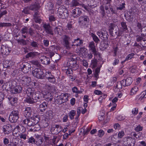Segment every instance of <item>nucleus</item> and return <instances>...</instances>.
<instances>
[{
	"label": "nucleus",
	"instance_id": "f257e3e1",
	"mask_svg": "<svg viewBox=\"0 0 146 146\" xmlns=\"http://www.w3.org/2000/svg\"><path fill=\"white\" fill-rule=\"evenodd\" d=\"M58 13L60 17L62 19L66 18L68 16V11L67 8L64 5H61L58 8Z\"/></svg>",
	"mask_w": 146,
	"mask_h": 146
},
{
	"label": "nucleus",
	"instance_id": "f03ea898",
	"mask_svg": "<svg viewBox=\"0 0 146 146\" xmlns=\"http://www.w3.org/2000/svg\"><path fill=\"white\" fill-rule=\"evenodd\" d=\"M68 97V95L66 93L62 94L55 98V102L58 104H61L67 101Z\"/></svg>",
	"mask_w": 146,
	"mask_h": 146
},
{
	"label": "nucleus",
	"instance_id": "7ed1b4c3",
	"mask_svg": "<svg viewBox=\"0 0 146 146\" xmlns=\"http://www.w3.org/2000/svg\"><path fill=\"white\" fill-rule=\"evenodd\" d=\"M33 76L38 79H43L45 75L43 71L39 68H36L32 72Z\"/></svg>",
	"mask_w": 146,
	"mask_h": 146
},
{
	"label": "nucleus",
	"instance_id": "20e7f679",
	"mask_svg": "<svg viewBox=\"0 0 146 146\" xmlns=\"http://www.w3.org/2000/svg\"><path fill=\"white\" fill-rule=\"evenodd\" d=\"M89 19L86 15L81 16L78 19V23L79 25L81 27H85L89 22Z\"/></svg>",
	"mask_w": 146,
	"mask_h": 146
},
{
	"label": "nucleus",
	"instance_id": "39448f33",
	"mask_svg": "<svg viewBox=\"0 0 146 146\" xmlns=\"http://www.w3.org/2000/svg\"><path fill=\"white\" fill-rule=\"evenodd\" d=\"M123 144L127 146H134L135 139L131 137H125L123 139Z\"/></svg>",
	"mask_w": 146,
	"mask_h": 146
},
{
	"label": "nucleus",
	"instance_id": "423d86ee",
	"mask_svg": "<svg viewBox=\"0 0 146 146\" xmlns=\"http://www.w3.org/2000/svg\"><path fill=\"white\" fill-rule=\"evenodd\" d=\"M42 27L44 29L46 33L51 35H53L52 27L49 23H43L42 24Z\"/></svg>",
	"mask_w": 146,
	"mask_h": 146
},
{
	"label": "nucleus",
	"instance_id": "0eeeda50",
	"mask_svg": "<svg viewBox=\"0 0 146 146\" xmlns=\"http://www.w3.org/2000/svg\"><path fill=\"white\" fill-rule=\"evenodd\" d=\"M19 80L20 82L24 86L28 85L31 81L30 78L26 76H20Z\"/></svg>",
	"mask_w": 146,
	"mask_h": 146
},
{
	"label": "nucleus",
	"instance_id": "6e6552de",
	"mask_svg": "<svg viewBox=\"0 0 146 146\" xmlns=\"http://www.w3.org/2000/svg\"><path fill=\"white\" fill-rule=\"evenodd\" d=\"M22 71L25 73L28 72L30 71L31 66L27 62L23 63L21 65Z\"/></svg>",
	"mask_w": 146,
	"mask_h": 146
},
{
	"label": "nucleus",
	"instance_id": "1a4fd4ad",
	"mask_svg": "<svg viewBox=\"0 0 146 146\" xmlns=\"http://www.w3.org/2000/svg\"><path fill=\"white\" fill-rule=\"evenodd\" d=\"M102 41H101L100 48L102 50H104L108 47L107 43H106V40L108 39V37H102Z\"/></svg>",
	"mask_w": 146,
	"mask_h": 146
},
{
	"label": "nucleus",
	"instance_id": "9d476101",
	"mask_svg": "<svg viewBox=\"0 0 146 146\" xmlns=\"http://www.w3.org/2000/svg\"><path fill=\"white\" fill-rule=\"evenodd\" d=\"M3 130L5 135H8L12 131V128L11 125L7 124L3 126Z\"/></svg>",
	"mask_w": 146,
	"mask_h": 146
},
{
	"label": "nucleus",
	"instance_id": "9b49d317",
	"mask_svg": "<svg viewBox=\"0 0 146 146\" xmlns=\"http://www.w3.org/2000/svg\"><path fill=\"white\" fill-rule=\"evenodd\" d=\"M11 49L8 47L2 45L0 51L2 54L7 55L10 53Z\"/></svg>",
	"mask_w": 146,
	"mask_h": 146
},
{
	"label": "nucleus",
	"instance_id": "f8f14e48",
	"mask_svg": "<svg viewBox=\"0 0 146 146\" xmlns=\"http://www.w3.org/2000/svg\"><path fill=\"white\" fill-rule=\"evenodd\" d=\"M45 77L47 78L49 82L54 83L56 82V79L54 76L51 74V73L48 72L46 74Z\"/></svg>",
	"mask_w": 146,
	"mask_h": 146
},
{
	"label": "nucleus",
	"instance_id": "ddd939ff",
	"mask_svg": "<svg viewBox=\"0 0 146 146\" xmlns=\"http://www.w3.org/2000/svg\"><path fill=\"white\" fill-rule=\"evenodd\" d=\"M132 82V78L131 77L123 80L121 82V84L123 86H127L131 84Z\"/></svg>",
	"mask_w": 146,
	"mask_h": 146
},
{
	"label": "nucleus",
	"instance_id": "4468645a",
	"mask_svg": "<svg viewBox=\"0 0 146 146\" xmlns=\"http://www.w3.org/2000/svg\"><path fill=\"white\" fill-rule=\"evenodd\" d=\"M81 13V10L78 7L76 8L72 11V15L74 18H77L79 17Z\"/></svg>",
	"mask_w": 146,
	"mask_h": 146
},
{
	"label": "nucleus",
	"instance_id": "2eb2a0df",
	"mask_svg": "<svg viewBox=\"0 0 146 146\" xmlns=\"http://www.w3.org/2000/svg\"><path fill=\"white\" fill-rule=\"evenodd\" d=\"M40 60L43 64L47 65L50 63V58L45 56H42L40 58Z\"/></svg>",
	"mask_w": 146,
	"mask_h": 146
},
{
	"label": "nucleus",
	"instance_id": "dca6fc26",
	"mask_svg": "<svg viewBox=\"0 0 146 146\" xmlns=\"http://www.w3.org/2000/svg\"><path fill=\"white\" fill-rule=\"evenodd\" d=\"M40 55V53L36 52H31L28 53L26 56V58H34Z\"/></svg>",
	"mask_w": 146,
	"mask_h": 146
},
{
	"label": "nucleus",
	"instance_id": "f3484780",
	"mask_svg": "<svg viewBox=\"0 0 146 146\" xmlns=\"http://www.w3.org/2000/svg\"><path fill=\"white\" fill-rule=\"evenodd\" d=\"M48 107V103L44 102L39 105V109L41 112H44Z\"/></svg>",
	"mask_w": 146,
	"mask_h": 146
},
{
	"label": "nucleus",
	"instance_id": "a211bd4d",
	"mask_svg": "<svg viewBox=\"0 0 146 146\" xmlns=\"http://www.w3.org/2000/svg\"><path fill=\"white\" fill-rule=\"evenodd\" d=\"M32 112V109L31 107H27L26 108L24 112L25 117L28 118L31 116Z\"/></svg>",
	"mask_w": 146,
	"mask_h": 146
},
{
	"label": "nucleus",
	"instance_id": "6ab92c4d",
	"mask_svg": "<svg viewBox=\"0 0 146 146\" xmlns=\"http://www.w3.org/2000/svg\"><path fill=\"white\" fill-rule=\"evenodd\" d=\"M69 64L70 66L71 67L73 70H76L78 68L79 66L77 64L76 62V60H71L69 62Z\"/></svg>",
	"mask_w": 146,
	"mask_h": 146
},
{
	"label": "nucleus",
	"instance_id": "aec40b11",
	"mask_svg": "<svg viewBox=\"0 0 146 146\" xmlns=\"http://www.w3.org/2000/svg\"><path fill=\"white\" fill-rule=\"evenodd\" d=\"M22 90V88L21 86H16L11 90V92L12 93L15 94L17 93H20Z\"/></svg>",
	"mask_w": 146,
	"mask_h": 146
},
{
	"label": "nucleus",
	"instance_id": "412c9836",
	"mask_svg": "<svg viewBox=\"0 0 146 146\" xmlns=\"http://www.w3.org/2000/svg\"><path fill=\"white\" fill-rule=\"evenodd\" d=\"M42 94L44 95V98L47 99L48 101H51L52 100L53 97L50 92L47 91L46 92H43Z\"/></svg>",
	"mask_w": 146,
	"mask_h": 146
},
{
	"label": "nucleus",
	"instance_id": "4be33fe9",
	"mask_svg": "<svg viewBox=\"0 0 146 146\" xmlns=\"http://www.w3.org/2000/svg\"><path fill=\"white\" fill-rule=\"evenodd\" d=\"M70 40V37H65L63 39V43L64 44V45L65 46L66 48L68 49H69L70 48V47L69 46V43Z\"/></svg>",
	"mask_w": 146,
	"mask_h": 146
},
{
	"label": "nucleus",
	"instance_id": "5701e85b",
	"mask_svg": "<svg viewBox=\"0 0 146 146\" xmlns=\"http://www.w3.org/2000/svg\"><path fill=\"white\" fill-rule=\"evenodd\" d=\"M16 129H17L19 132H21L22 133L25 132L26 131V128L21 125L17 126L14 129V131Z\"/></svg>",
	"mask_w": 146,
	"mask_h": 146
},
{
	"label": "nucleus",
	"instance_id": "b1692460",
	"mask_svg": "<svg viewBox=\"0 0 146 146\" xmlns=\"http://www.w3.org/2000/svg\"><path fill=\"white\" fill-rule=\"evenodd\" d=\"M83 43V40L80 39L79 38H77L75 39L73 42L74 44L72 45L76 46H78L82 44Z\"/></svg>",
	"mask_w": 146,
	"mask_h": 146
},
{
	"label": "nucleus",
	"instance_id": "393cba45",
	"mask_svg": "<svg viewBox=\"0 0 146 146\" xmlns=\"http://www.w3.org/2000/svg\"><path fill=\"white\" fill-rule=\"evenodd\" d=\"M139 90L138 87L137 86H134L132 88L130 91V95H133L135 94Z\"/></svg>",
	"mask_w": 146,
	"mask_h": 146
},
{
	"label": "nucleus",
	"instance_id": "a878e982",
	"mask_svg": "<svg viewBox=\"0 0 146 146\" xmlns=\"http://www.w3.org/2000/svg\"><path fill=\"white\" fill-rule=\"evenodd\" d=\"M32 98L36 102L37 100L40 99V96L39 95V93L38 92H34L33 93L32 95Z\"/></svg>",
	"mask_w": 146,
	"mask_h": 146
},
{
	"label": "nucleus",
	"instance_id": "bb28decb",
	"mask_svg": "<svg viewBox=\"0 0 146 146\" xmlns=\"http://www.w3.org/2000/svg\"><path fill=\"white\" fill-rule=\"evenodd\" d=\"M19 117L15 116L13 115H10L9 117V121L12 123L16 122L18 120Z\"/></svg>",
	"mask_w": 146,
	"mask_h": 146
},
{
	"label": "nucleus",
	"instance_id": "cd10ccee",
	"mask_svg": "<svg viewBox=\"0 0 146 146\" xmlns=\"http://www.w3.org/2000/svg\"><path fill=\"white\" fill-rule=\"evenodd\" d=\"M43 141V138L42 137H39L35 140V144L37 146H40L42 143Z\"/></svg>",
	"mask_w": 146,
	"mask_h": 146
},
{
	"label": "nucleus",
	"instance_id": "c85d7f7f",
	"mask_svg": "<svg viewBox=\"0 0 146 146\" xmlns=\"http://www.w3.org/2000/svg\"><path fill=\"white\" fill-rule=\"evenodd\" d=\"M44 88L46 90L52 92L54 91L55 89L54 87L52 86L50 84H46Z\"/></svg>",
	"mask_w": 146,
	"mask_h": 146
},
{
	"label": "nucleus",
	"instance_id": "c756f323",
	"mask_svg": "<svg viewBox=\"0 0 146 146\" xmlns=\"http://www.w3.org/2000/svg\"><path fill=\"white\" fill-rule=\"evenodd\" d=\"M32 120L33 121V123L35 125H36L38 123L39 121V116L36 115L35 116L32 117L31 118Z\"/></svg>",
	"mask_w": 146,
	"mask_h": 146
},
{
	"label": "nucleus",
	"instance_id": "7c9ffc66",
	"mask_svg": "<svg viewBox=\"0 0 146 146\" xmlns=\"http://www.w3.org/2000/svg\"><path fill=\"white\" fill-rule=\"evenodd\" d=\"M70 7L78 6L80 5L78 0H72L70 3Z\"/></svg>",
	"mask_w": 146,
	"mask_h": 146
},
{
	"label": "nucleus",
	"instance_id": "2f4dec72",
	"mask_svg": "<svg viewBox=\"0 0 146 146\" xmlns=\"http://www.w3.org/2000/svg\"><path fill=\"white\" fill-rule=\"evenodd\" d=\"M89 47L90 48V50H91L92 51L94 52L96 50L94 43L93 42H90L89 44Z\"/></svg>",
	"mask_w": 146,
	"mask_h": 146
},
{
	"label": "nucleus",
	"instance_id": "473e14b6",
	"mask_svg": "<svg viewBox=\"0 0 146 146\" xmlns=\"http://www.w3.org/2000/svg\"><path fill=\"white\" fill-rule=\"evenodd\" d=\"M31 97V96L27 97L25 100V101L30 104H32L35 102L36 101L32 98Z\"/></svg>",
	"mask_w": 146,
	"mask_h": 146
},
{
	"label": "nucleus",
	"instance_id": "72a5a7b5",
	"mask_svg": "<svg viewBox=\"0 0 146 146\" xmlns=\"http://www.w3.org/2000/svg\"><path fill=\"white\" fill-rule=\"evenodd\" d=\"M97 34L99 36H108L107 34V32L104 30L98 32L97 33Z\"/></svg>",
	"mask_w": 146,
	"mask_h": 146
},
{
	"label": "nucleus",
	"instance_id": "f704fd0d",
	"mask_svg": "<svg viewBox=\"0 0 146 146\" xmlns=\"http://www.w3.org/2000/svg\"><path fill=\"white\" fill-rule=\"evenodd\" d=\"M39 6L37 4L31 5L29 7V9L32 11L37 10L39 9Z\"/></svg>",
	"mask_w": 146,
	"mask_h": 146
},
{
	"label": "nucleus",
	"instance_id": "c9c22d12",
	"mask_svg": "<svg viewBox=\"0 0 146 146\" xmlns=\"http://www.w3.org/2000/svg\"><path fill=\"white\" fill-rule=\"evenodd\" d=\"M51 132L54 134H57L59 133L61 131L54 127V126H52L50 129Z\"/></svg>",
	"mask_w": 146,
	"mask_h": 146
},
{
	"label": "nucleus",
	"instance_id": "e433bc0d",
	"mask_svg": "<svg viewBox=\"0 0 146 146\" xmlns=\"http://www.w3.org/2000/svg\"><path fill=\"white\" fill-rule=\"evenodd\" d=\"M23 143L21 139L13 143V146H22Z\"/></svg>",
	"mask_w": 146,
	"mask_h": 146
},
{
	"label": "nucleus",
	"instance_id": "4c0bfd02",
	"mask_svg": "<svg viewBox=\"0 0 146 146\" xmlns=\"http://www.w3.org/2000/svg\"><path fill=\"white\" fill-rule=\"evenodd\" d=\"M10 62L8 60L4 61L3 62V67L4 68H7L10 67Z\"/></svg>",
	"mask_w": 146,
	"mask_h": 146
},
{
	"label": "nucleus",
	"instance_id": "58836bf2",
	"mask_svg": "<svg viewBox=\"0 0 146 146\" xmlns=\"http://www.w3.org/2000/svg\"><path fill=\"white\" fill-rule=\"evenodd\" d=\"M46 114V116L49 117V119H51L53 117V111L51 110H49L47 111Z\"/></svg>",
	"mask_w": 146,
	"mask_h": 146
},
{
	"label": "nucleus",
	"instance_id": "ea45409f",
	"mask_svg": "<svg viewBox=\"0 0 146 146\" xmlns=\"http://www.w3.org/2000/svg\"><path fill=\"white\" fill-rule=\"evenodd\" d=\"M29 27L24 26L21 30V32L22 34H28Z\"/></svg>",
	"mask_w": 146,
	"mask_h": 146
},
{
	"label": "nucleus",
	"instance_id": "a19ab883",
	"mask_svg": "<svg viewBox=\"0 0 146 146\" xmlns=\"http://www.w3.org/2000/svg\"><path fill=\"white\" fill-rule=\"evenodd\" d=\"M26 92L27 94V96H31L33 93L34 92L30 88H28L27 90H26Z\"/></svg>",
	"mask_w": 146,
	"mask_h": 146
},
{
	"label": "nucleus",
	"instance_id": "79ce46f5",
	"mask_svg": "<svg viewBox=\"0 0 146 146\" xmlns=\"http://www.w3.org/2000/svg\"><path fill=\"white\" fill-rule=\"evenodd\" d=\"M48 119L46 118L42 121V125L44 127H46L49 125V123L48 121Z\"/></svg>",
	"mask_w": 146,
	"mask_h": 146
},
{
	"label": "nucleus",
	"instance_id": "37998d69",
	"mask_svg": "<svg viewBox=\"0 0 146 146\" xmlns=\"http://www.w3.org/2000/svg\"><path fill=\"white\" fill-rule=\"evenodd\" d=\"M30 62L31 64L35 65L36 66L40 68L41 67V65L40 64L39 62L37 60H32Z\"/></svg>",
	"mask_w": 146,
	"mask_h": 146
},
{
	"label": "nucleus",
	"instance_id": "c03bdc74",
	"mask_svg": "<svg viewBox=\"0 0 146 146\" xmlns=\"http://www.w3.org/2000/svg\"><path fill=\"white\" fill-rule=\"evenodd\" d=\"M11 104L12 105H15V104L17 102V99L16 98L11 97L9 99Z\"/></svg>",
	"mask_w": 146,
	"mask_h": 146
},
{
	"label": "nucleus",
	"instance_id": "a18cd8bd",
	"mask_svg": "<svg viewBox=\"0 0 146 146\" xmlns=\"http://www.w3.org/2000/svg\"><path fill=\"white\" fill-rule=\"evenodd\" d=\"M134 55L135 54L133 53H131L128 54L125 60L124 61H123L122 62V63H123V62H124L125 61H127L131 59L133 57Z\"/></svg>",
	"mask_w": 146,
	"mask_h": 146
},
{
	"label": "nucleus",
	"instance_id": "49530a36",
	"mask_svg": "<svg viewBox=\"0 0 146 146\" xmlns=\"http://www.w3.org/2000/svg\"><path fill=\"white\" fill-rule=\"evenodd\" d=\"M11 26V24L10 23H0V27H8Z\"/></svg>",
	"mask_w": 146,
	"mask_h": 146
},
{
	"label": "nucleus",
	"instance_id": "de8ad7c7",
	"mask_svg": "<svg viewBox=\"0 0 146 146\" xmlns=\"http://www.w3.org/2000/svg\"><path fill=\"white\" fill-rule=\"evenodd\" d=\"M69 116L71 119H74V117L76 114V111L74 110L71 111L69 113Z\"/></svg>",
	"mask_w": 146,
	"mask_h": 146
},
{
	"label": "nucleus",
	"instance_id": "09e8293b",
	"mask_svg": "<svg viewBox=\"0 0 146 146\" xmlns=\"http://www.w3.org/2000/svg\"><path fill=\"white\" fill-rule=\"evenodd\" d=\"M3 7H1L0 10V19L4 15L7 14V12L6 10L2 11Z\"/></svg>",
	"mask_w": 146,
	"mask_h": 146
},
{
	"label": "nucleus",
	"instance_id": "8fccbe9b",
	"mask_svg": "<svg viewBox=\"0 0 146 146\" xmlns=\"http://www.w3.org/2000/svg\"><path fill=\"white\" fill-rule=\"evenodd\" d=\"M64 72L66 73L67 75L69 74H73V72L72 69L70 68H69L68 70H64Z\"/></svg>",
	"mask_w": 146,
	"mask_h": 146
},
{
	"label": "nucleus",
	"instance_id": "3c124183",
	"mask_svg": "<svg viewBox=\"0 0 146 146\" xmlns=\"http://www.w3.org/2000/svg\"><path fill=\"white\" fill-rule=\"evenodd\" d=\"M100 12L101 14L103 17L105 15V13L103 5L101 6L100 7Z\"/></svg>",
	"mask_w": 146,
	"mask_h": 146
},
{
	"label": "nucleus",
	"instance_id": "603ef678",
	"mask_svg": "<svg viewBox=\"0 0 146 146\" xmlns=\"http://www.w3.org/2000/svg\"><path fill=\"white\" fill-rule=\"evenodd\" d=\"M28 143H31L33 144H35V139L33 137H31L28 139Z\"/></svg>",
	"mask_w": 146,
	"mask_h": 146
},
{
	"label": "nucleus",
	"instance_id": "864d4df0",
	"mask_svg": "<svg viewBox=\"0 0 146 146\" xmlns=\"http://www.w3.org/2000/svg\"><path fill=\"white\" fill-rule=\"evenodd\" d=\"M110 3L111 2H106L104 5V7L106 10H108L109 9L111 6Z\"/></svg>",
	"mask_w": 146,
	"mask_h": 146
},
{
	"label": "nucleus",
	"instance_id": "5fc2aeb1",
	"mask_svg": "<svg viewBox=\"0 0 146 146\" xmlns=\"http://www.w3.org/2000/svg\"><path fill=\"white\" fill-rule=\"evenodd\" d=\"M102 66L101 65L100 66L97 68L95 70V76L96 77H97L99 75L100 70V67Z\"/></svg>",
	"mask_w": 146,
	"mask_h": 146
},
{
	"label": "nucleus",
	"instance_id": "6e6d98bb",
	"mask_svg": "<svg viewBox=\"0 0 146 146\" xmlns=\"http://www.w3.org/2000/svg\"><path fill=\"white\" fill-rule=\"evenodd\" d=\"M34 19L35 22L36 23H40L41 22L40 19L38 16L36 17L35 15L34 16Z\"/></svg>",
	"mask_w": 146,
	"mask_h": 146
},
{
	"label": "nucleus",
	"instance_id": "4d7b16f0",
	"mask_svg": "<svg viewBox=\"0 0 146 146\" xmlns=\"http://www.w3.org/2000/svg\"><path fill=\"white\" fill-rule=\"evenodd\" d=\"M125 3H121L120 5H119V7H117V10H122L123 9H124L125 8Z\"/></svg>",
	"mask_w": 146,
	"mask_h": 146
},
{
	"label": "nucleus",
	"instance_id": "13d9d810",
	"mask_svg": "<svg viewBox=\"0 0 146 146\" xmlns=\"http://www.w3.org/2000/svg\"><path fill=\"white\" fill-rule=\"evenodd\" d=\"M122 28L124 31H125L127 29V27L125 22H122L121 23Z\"/></svg>",
	"mask_w": 146,
	"mask_h": 146
},
{
	"label": "nucleus",
	"instance_id": "bf43d9fd",
	"mask_svg": "<svg viewBox=\"0 0 146 146\" xmlns=\"http://www.w3.org/2000/svg\"><path fill=\"white\" fill-rule=\"evenodd\" d=\"M19 112L18 110H13L11 112V115L19 117Z\"/></svg>",
	"mask_w": 146,
	"mask_h": 146
},
{
	"label": "nucleus",
	"instance_id": "052dcab7",
	"mask_svg": "<svg viewBox=\"0 0 146 146\" xmlns=\"http://www.w3.org/2000/svg\"><path fill=\"white\" fill-rule=\"evenodd\" d=\"M48 18L49 21L50 22H52V21H54L56 20V18L52 15L49 16Z\"/></svg>",
	"mask_w": 146,
	"mask_h": 146
},
{
	"label": "nucleus",
	"instance_id": "680f3d73",
	"mask_svg": "<svg viewBox=\"0 0 146 146\" xmlns=\"http://www.w3.org/2000/svg\"><path fill=\"white\" fill-rule=\"evenodd\" d=\"M143 128V127L140 125H139L135 128V130L137 131H142Z\"/></svg>",
	"mask_w": 146,
	"mask_h": 146
},
{
	"label": "nucleus",
	"instance_id": "e2e57ef3",
	"mask_svg": "<svg viewBox=\"0 0 146 146\" xmlns=\"http://www.w3.org/2000/svg\"><path fill=\"white\" fill-rule=\"evenodd\" d=\"M19 136L21 139L25 140L26 139L27 135L25 133H22L19 135Z\"/></svg>",
	"mask_w": 146,
	"mask_h": 146
},
{
	"label": "nucleus",
	"instance_id": "0e129e2a",
	"mask_svg": "<svg viewBox=\"0 0 146 146\" xmlns=\"http://www.w3.org/2000/svg\"><path fill=\"white\" fill-rule=\"evenodd\" d=\"M91 62L93 67H96L97 65V60L95 59L92 60Z\"/></svg>",
	"mask_w": 146,
	"mask_h": 146
},
{
	"label": "nucleus",
	"instance_id": "69168bd1",
	"mask_svg": "<svg viewBox=\"0 0 146 146\" xmlns=\"http://www.w3.org/2000/svg\"><path fill=\"white\" fill-rule=\"evenodd\" d=\"M17 41L20 44H22L23 45L26 44L27 42L26 41L23 39L18 40Z\"/></svg>",
	"mask_w": 146,
	"mask_h": 146
},
{
	"label": "nucleus",
	"instance_id": "338daca9",
	"mask_svg": "<svg viewBox=\"0 0 146 146\" xmlns=\"http://www.w3.org/2000/svg\"><path fill=\"white\" fill-rule=\"evenodd\" d=\"M34 30L31 27L29 28L28 33L31 36H32L34 33Z\"/></svg>",
	"mask_w": 146,
	"mask_h": 146
},
{
	"label": "nucleus",
	"instance_id": "774afa93",
	"mask_svg": "<svg viewBox=\"0 0 146 146\" xmlns=\"http://www.w3.org/2000/svg\"><path fill=\"white\" fill-rule=\"evenodd\" d=\"M132 113L133 115H137L138 113V109L135 108L133 109L132 111Z\"/></svg>",
	"mask_w": 146,
	"mask_h": 146
}]
</instances>
